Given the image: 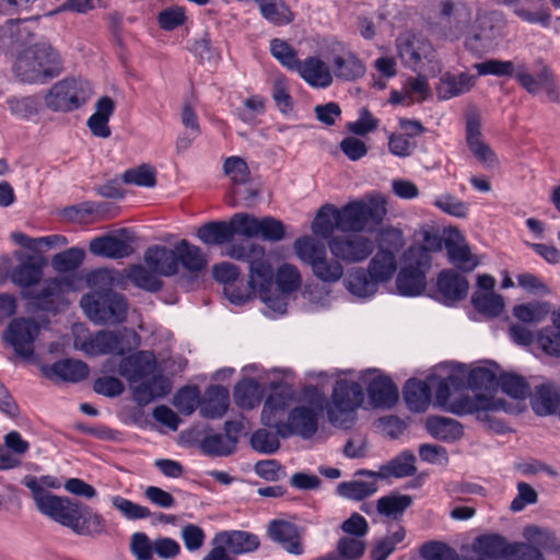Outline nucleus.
<instances>
[{"instance_id":"f257e3e1","label":"nucleus","mask_w":560,"mask_h":560,"mask_svg":"<svg viewBox=\"0 0 560 560\" xmlns=\"http://www.w3.org/2000/svg\"><path fill=\"white\" fill-rule=\"evenodd\" d=\"M23 483L31 490L38 512L51 521L79 536L94 538L106 533L103 515L82 501L51 493L33 476H26Z\"/></svg>"},{"instance_id":"f03ea898","label":"nucleus","mask_w":560,"mask_h":560,"mask_svg":"<svg viewBox=\"0 0 560 560\" xmlns=\"http://www.w3.org/2000/svg\"><path fill=\"white\" fill-rule=\"evenodd\" d=\"M63 70L60 54L46 42L35 43L19 52L13 65L15 77L24 83L46 84Z\"/></svg>"},{"instance_id":"7ed1b4c3","label":"nucleus","mask_w":560,"mask_h":560,"mask_svg":"<svg viewBox=\"0 0 560 560\" xmlns=\"http://www.w3.org/2000/svg\"><path fill=\"white\" fill-rule=\"evenodd\" d=\"M229 254L232 258L250 265L252 280L258 281L260 300L273 312L285 313L288 293L272 291L273 268L266 257L265 248L257 244H236L232 245Z\"/></svg>"},{"instance_id":"20e7f679","label":"nucleus","mask_w":560,"mask_h":560,"mask_svg":"<svg viewBox=\"0 0 560 560\" xmlns=\"http://www.w3.org/2000/svg\"><path fill=\"white\" fill-rule=\"evenodd\" d=\"M387 213L382 196L348 202L336 211V229L341 232H362L368 225H378Z\"/></svg>"},{"instance_id":"39448f33","label":"nucleus","mask_w":560,"mask_h":560,"mask_svg":"<svg viewBox=\"0 0 560 560\" xmlns=\"http://www.w3.org/2000/svg\"><path fill=\"white\" fill-rule=\"evenodd\" d=\"M80 305L95 324L118 325L127 318L128 302L126 298L110 289L95 290L84 294Z\"/></svg>"},{"instance_id":"423d86ee","label":"nucleus","mask_w":560,"mask_h":560,"mask_svg":"<svg viewBox=\"0 0 560 560\" xmlns=\"http://www.w3.org/2000/svg\"><path fill=\"white\" fill-rule=\"evenodd\" d=\"M293 248L301 261L308 265L315 278L326 283H335L343 276V267L339 259L327 257L324 244L311 236L299 237Z\"/></svg>"},{"instance_id":"0eeeda50","label":"nucleus","mask_w":560,"mask_h":560,"mask_svg":"<svg viewBox=\"0 0 560 560\" xmlns=\"http://www.w3.org/2000/svg\"><path fill=\"white\" fill-rule=\"evenodd\" d=\"M361 385L354 381L341 380L334 387L331 401L327 406L328 419L332 425L348 429L355 420V409L363 402Z\"/></svg>"},{"instance_id":"6e6552de","label":"nucleus","mask_w":560,"mask_h":560,"mask_svg":"<svg viewBox=\"0 0 560 560\" xmlns=\"http://www.w3.org/2000/svg\"><path fill=\"white\" fill-rule=\"evenodd\" d=\"M90 82L67 78L56 82L45 96L46 106L54 112H72L82 106L92 95Z\"/></svg>"},{"instance_id":"1a4fd4ad","label":"nucleus","mask_w":560,"mask_h":560,"mask_svg":"<svg viewBox=\"0 0 560 560\" xmlns=\"http://www.w3.org/2000/svg\"><path fill=\"white\" fill-rule=\"evenodd\" d=\"M504 20L498 11H479L465 38L466 48L481 55L502 35Z\"/></svg>"},{"instance_id":"9d476101","label":"nucleus","mask_w":560,"mask_h":560,"mask_svg":"<svg viewBox=\"0 0 560 560\" xmlns=\"http://www.w3.org/2000/svg\"><path fill=\"white\" fill-rule=\"evenodd\" d=\"M139 345L140 336L133 329L101 330L82 343V350L89 355L107 353L122 355Z\"/></svg>"},{"instance_id":"9b49d317","label":"nucleus","mask_w":560,"mask_h":560,"mask_svg":"<svg viewBox=\"0 0 560 560\" xmlns=\"http://www.w3.org/2000/svg\"><path fill=\"white\" fill-rule=\"evenodd\" d=\"M525 545L522 542H508L499 534L479 535L472 541L471 549L478 556L467 560H521L525 552Z\"/></svg>"},{"instance_id":"f8f14e48","label":"nucleus","mask_w":560,"mask_h":560,"mask_svg":"<svg viewBox=\"0 0 560 560\" xmlns=\"http://www.w3.org/2000/svg\"><path fill=\"white\" fill-rule=\"evenodd\" d=\"M40 332L39 325L32 318L12 319L3 331V340L23 360H31L35 353L34 342Z\"/></svg>"},{"instance_id":"ddd939ff","label":"nucleus","mask_w":560,"mask_h":560,"mask_svg":"<svg viewBox=\"0 0 560 560\" xmlns=\"http://www.w3.org/2000/svg\"><path fill=\"white\" fill-rule=\"evenodd\" d=\"M332 256L347 264L366 259L374 249L373 242L361 234L336 235L328 241Z\"/></svg>"},{"instance_id":"4468645a","label":"nucleus","mask_w":560,"mask_h":560,"mask_svg":"<svg viewBox=\"0 0 560 560\" xmlns=\"http://www.w3.org/2000/svg\"><path fill=\"white\" fill-rule=\"evenodd\" d=\"M397 48L404 66L416 72L421 71L425 62L433 61L435 55L432 44L418 35L399 38Z\"/></svg>"},{"instance_id":"2eb2a0df","label":"nucleus","mask_w":560,"mask_h":560,"mask_svg":"<svg viewBox=\"0 0 560 560\" xmlns=\"http://www.w3.org/2000/svg\"><path fill=\"white\" fill-rule=\"evenodd\" d=\"M446 410L457 416L475 413L478 419L487 420L488 411L506 410V407L504 400L500 398L477 394L474 397L462 395L451 400Z\"/></svg>"},{"instance_id":"dca6fc26","label":"nucleus","mask_w":560,"mask_h":560,"mask_svg":"<svg viewBox=\"0 0 560 560\" xmlns=\"http://www.w3.org/2000/svg\"><path fill=\"white\" fill-rule=\"evenodd\" d=\"M66 284L59 278L46 279L40 290L22 291V296L33 301L40 311L57 313L60 305L65 303Z\"/></svg>"},{"instance_id":"f3484780","label":"nucleus","mask_w":560,"mask_h":560,"mask_svg":"<svg viewBox=\"0 0 560 560\" xmlns=\"http://www.w3.org/2000/svg\"><path fill=\"white\" fill-rule=\"evenodd\" d=\"M317 413L312 408L300 406L290 411L288 421H283L277 432L281 438L296 434L303 439H310L317 431Z\"/></svg>"},{"instance_id":"a211bd4d","label":"nucleus","mask_w":560,"mask_h":560,"mask_svg":"<svg viewBox=\"0 0 560 560\" xmlns=\"http://www.w3.org/2000/svg\"><path fill=\"white\" fill-rule=\"evenodd\" d=\"M293 401V390L288 386L273 389L264 402L261 422L276 430L283 422V417Z\"/></svg>"},{"instance_id":"6ab92c4d","label":"nucleus","mask_w":560,"mask_h":560,"mask_svg":"<svg viewBox=\"0 0 560 560\" xmlns=\"http://www.w3.org/2000/svg\"><path fill=\"white\" fill-rule=\"evenodd\" d=\"M155 358L152 352L138 351L121 359L118 373L129 383H137L153 373Z\"/></svg>"},{"instance_id":"aec40b11","label":"nucleus","mask_w":560,"mask_h":560,"mask_svg":"<svg viewBox=\"0 0 560 560\" xmlns=\"http://www.w3.org/2000/svg\"><path fill=\"white\" fill-rule=\"evenodd\" d=\"M45 264L42 256L27 255L13 268L10 279L23 291H31V288L40 281Z\"/></svg>"},{"instance_id":"412c9836","label":"nucleus","mask_w":560,"mask_h":560,"mask_svg":"<svg viewBox=\"0 0 560 560\" xmlns=\"http://www.w3.org/2000/svg\"><path fill=\"white\" fill-rule=\"evenodd\" d=\"M441 19L444 20V25L448 27L450 35L454 37L466 36L471 25V10L463 2L444 1L441 4Z\"/></svg>"},{"instance_id":"4be33fe9","label":"nucleus","mask_w":560,"mask_h":560,"mask_svg":"<svg viewBox=\"0 0 560 560\" xmlns=\"http://www.w3.org/2000/svg\"><path fill=\"white\" fill-rule=\"evenodd\" d=\"M540 92L546 94L547 101L560 104V88L549 68L541 62L530 74L527 73V93Z\"/></svg>"},{"instance_id":"5701e85b","label":"nucleus","mask_w":560,"mask_h":560,"mask_svg":"<svg viewBox=\"0 0 560 560\" xmlns=\"http://www.w3.org/2000/svg\"><path fill=\"white\" fill-rule=\"evenodd\" d=\"M268 536L289 553L302 555L303 545L296 525L282 521L273 520L268 525Z\"/></svg>"},{"instance_id":"b1692460","label":"nucleus","mask_w":560,"mask_h":560,"mask_svg":"<svg viewBox=\"0 0 560 560\" xmlns=\"http://www.w3.org/2000/svg\"><path fill=\"white\" fill-rule=\"evenodd\" d=\"M438 293L445 304H451L466 298L468 281L453 269L442 270L436 279Z\"/></svg>"},{"instance_id":"393cba45","label":"nucleus","mask_w":560,"mask_h":560,"mask_svg":"<svg viewBox=\"0 0 560 560\" xmlns=\"http://www.w3.org/2000/svg\"><path fill=\"white\" fill-rule=\"evenodd\" d=\"M293 71L313 88L326 89L332 83L329 67L318 57L312 56L300 60Z\"/></svg>"},{"instance_id":"a878e982","label":"nucleus","mask_w":560,"mask_h":560,"mask_svg":"<svg viewBox=\"0 0 560 560\" xmlns=\"http://www.w3.org/2000/svg\"><path fill=\"white\" fill-rule=\"evenodd\" d=\"M371 406L374 408L389 409L396 405L399 398L398 388L387 376H376L366 387Z\"/></svg>"},{"instance_id":"bb28decb","label":"nucleus","mask_w":560,"mask_h":560,"mask_svg":"<svg viewBox=\"0 0 560 560\" xmlns=\"http://www.w3.org/2000/svg\"><path fill=\"white\" fill-rule=\"evenodd\" d=\"M47 378H57L65 382L79 383L88 377L89 366L81 360L63 359L51 365L42 368Z\"/></svg>"},{"instance_id":"cd10ccee","label":"nucleus","mask_w":560,"mask_h":560,"mask_svg":"<svg viewBox=\"0 0 560 560\" xmlns=\"http://www.w3.org/2000/svg\"><path fill=\"white\" fill-rule=\"evenodd\" d=\"M175 247L167 248L162 245H153L145 249L143 260L154 273L171 277L177 273Z\"/></svg>"},{"instance_id":"c85d7f7f","label":"nucleus","mask_w":560,"mask_h":560,"mask_svg":"<svg viewBox=\"0 0 560 560\" xmlns=\"http://www.w3.org/2000/svg\"><path fill=\"white\" fill-rule=\"evenodd\" d=\"M476 83V77L467 72L451 73L441 75L436 85L439 100L446 101L469 92Z\"/></svg>"},{"instance_id":"c756f323","label":"nucleus","mask_w":560,"mask_h":560,"mask_svg":"<svg viewBox=\"0 0 560 560\" xmlns=\"http://www.w3.org/2000/svg\"><path fill=\"white\" fill-rule=\"evenodd\" d=\"M89 249L95 256L110 259L128 257L133 250L128 240L109 234L94 237L89 244Z\"/></svg>"},{"instance_id":"7c9ffc66","label":"nucleus","mask_w":560,"mask_h":560,"mask_svg":"<svg viewBox=\"0 0 560 560\" xmlns=\"http://www.w3.org/2000/svg\"><path fill=\"white\" fill-rule=\"evenodd\" d=\"M466 142L475 158L486 167L497 165V156L492 149L481 140L480 122L469 118L466 124Z\"/></svg>"},{"instance_id":"2f4dec72","label":"nucleus","mask_w":560,"mask_h":560,"mask_svg":"<svg viewBox=\"0 0 560 560\" xmlns=\"http://www.w3.org/2000/svg\"><path fill=\"white\" fill-rule=\"evenodd\" d=\"M502 370L494 361H486L483 365L476 366L468 373L467 384L471 389L495 392L499 388Z\"/></svg>"},{"instance_id":"473e14b6","label":"nucleus","mask_w":560,"mask_h":560,"mask_svg":"<svg viewBox=\"0 0 560 560\" xmlns=\"http://www.w3.org/2000/svg\"><path fill=\"white\" fill-rule=\"evenodd\" d=\"M213 542H222L230 553L243 555L258 549V536L244 530L221 532L215 535Z\"/></svg>"},{"instance_id":"72a5a7b5","label":"nucleus","mask_w":560,"mask_h":560,"mask_svg":"<svg viewBox=\"0 0 560 560\" xmlns=\"http://www.w3.org/2000/svg\"><path fill=\"white\" fill-rule=\"evenodd\" d=\"M331 69L335 77L341 81H355L365 73V65L352 51H345L332 58Z\"/></svg>"},{"instance_id":"f704fd0d","label":"nucleus","mask_w":560,"mask_h":560,"mask_svg":"<svg viewBox=\"0 0 560 560\" xmlns=\"http://www.w3.org/2000/svg\"><path fill=\"white\" fill-rule=\"evenodd\" d=\"M355 475H366L372 478L370 481L363 480H351L343 481L337 486V493L346 499L353 501L364 500L377 491V486L375 478L377 477L376 472L371 470H358Z\"/></svg>"},{"instance_id":"c9c22d12","label":"nucleus","mask_w":560,"mask_h":560,"mask_svg":"<svg viewBox=\"0 0 560 560\" xmlns=\"http://www.w3.org/2000/svg\"><path fill=\"white\" fill-rule=\"evenodd\" d=\"M171 392V383L161 373L143 381L133 388V399L144 406L154 399L162 398Z\"/></svg>"},{"instance_id":"e433bc0d","label":"nucleus","mask_w":560,"mask_h":560,"mask_svg":"<svg viewBox=\"0 0 560 560\" xmlns=\"http://www.w3.org/2000/svg\"><path fill=\"white\" fill-rule=\"evenodd\" d=\"M175 252L177 268L182 266L188 272L197 273L207 267V258L202 250L186 240L175 244Z\"/></svg>"},{"instance_id":"4c0bfd02","label":"nucleus","mask_w":560,"mask_h":560,"mask_svg":"<svg viewBox=\"0 0 560 560\" xmlns=\"http://www.w3.org/2000/svg\"><path fill=\"white\" fill-rule=\"evenodd\" d=\"M416 456L411 451H402L386 465L381 466L377 477L386 479L389 477L404 478L413 476L417 472L415 465Z\"/></svg>"},{"instance_id":"58836bf2","label":"nucleus","mask_w":560,"mask_h":560,"mask_svg":"<svg viewBox=\"0 0 560 560\" xmlns=\"http://www.w3.org/2000/svg\"><path fill=\"white\" fill-rule=\"evenodd\" d=\"M213 278L223 284L224 295L231 303H240L244 301L246 293L237 295L235 293V282L238 280L240 269L237 266L224 261L217 264L212 268Z\"/></svg>"},{"instance_id":"ea45409f","label":"nucleus","mask_w":560,"mask_h":560,"mask_svg":"<svg viewBox=\"0 0 560 560\" xmlns=\"http://www.w3.org/2000/svg\"><path fill=\"white\" fill-rule=\"evenodd\" d=\"M428 432L436 440L455 442L463 436L462 424L446 417H429L425 422Z\"/></svg>"},{"instance_id":"a19ab883","label":"nucleus","mask_w":560,"mask_h":560,"mask_svg":"<svg viewBox=\"0 0 560 560\" xmlns=\"http://www.w3.org/2000/svg\"><path fill=\"white\" fill-rule=\"evenodd\" d=\"M346 289L358 298H369L376 293L378 283L363 268H355L348 272L343 280Z\"/></svg>"},{"instance_id":"79ce46f5","label":"nucleus","mask_w":560,"mask_h":560,"mask_svg":"<svg viewBox=\"0 0 560 560\" xmlns=\"http://www.w3.org/2000/svg\"><path fill=\"white\" fill-rule=\"evenodd\" d=\"M402 395L409 410L423 412L430 404L431 390L425 382L409 380L404 386Z\"/></svg>"},{"instance_id":"37998d69","label":"nucleus","mask_w":560,"mask_h":560,"mask_svg":"<svg viewBox=\"0 0 560 560\" xmlns=\"http://www.w3.org/2000/svg\"><path fill=\"white\" fill-rule=\"evenodd\" d=\"M229 404V390L222 385H212L206 390L201 411L207 418H221L226 412Z\"/></svg>"},{"instance_id":"c03bdc74","label":"nucleus","mask_w":560,"mask_h":560,"mask_svg":"<svg viewBox=\"0 0 560 560\" xmlns=\"http://www.w3.org/2000/svg\"><path fill=\"white\" fill-rule=\"evenodd\" d=\"M533 410L538 416L555 413L560 407V393L552 385H541L536 388L530 400Z\"/></svg>"},{"instance_id":"a18cd8bd","label":"nucleus","mask_w":560,"mask_h":560,"mask_svg":"<svg viewBox=\"0 0 560 560\" xmlns=\"http://www.w3.org/2000/svg\"><path fill=\"white\" fill-rule=\"evenodd\" d=\"M411 504V495L390 493L388 495L381 497L376 501V511L382 516L398 521Z\"/></svg>"},{"instance_id":"49530a36","label":"nucleus","mask_w":560,"mask_h":560,"mask_svg":"<svg viewBox=\"0 0 560 560\" xmlns=\"http://www.w3.org/2000/svg\"><path fill=\"white\" fill-rule=\"evenodd\" d=\"M397 269V260L389 252L377 250L369 262L368 271L378 283L388 282Z\"/></svg>"},{"instance_id":"de8ad7c7","label":"nucleus","mask_w":560,"mask_h":560,"mask_svg":"<svg viewBox=\"0 0 560 560\" xmlns=\"http://www.w3.org/2000/svg\"><path fill=\"white\" fill-rule=\"evenodd\" d=\"M235 235L232 224L224 221H212L203 224L197 232L198 238L205 244L222 245Z\"/></svg>"},{"instance_id":"09e8293b","label":"nucleus","mask_w":560,"mask_h":560,"mask_svg":"<svg viewBox=\"0 0 560 560\" xmlns=\"http://www.w3.org/2000/svg\"><path fill=\"white\" fill-rule=\"evenodd\" d=\"M396 287L401 295L416 296L424 292L427 279L421 271L401 268L396 278Z\"/></svg>"},{"instance_id":"8fccbe9b","label":"nucleus","mask_w":560,"mask_h":560,"mask_svg":"<svg viewBox=\"0 0 560 560\" xmlns=\"http://www.w3.org/2000/svg\"><path fill=\"white\" fill-rule=\"evenodd\" d=\"M445 249L450 262L462 271L469 272L478 266V260L471 255L467 244H458L452 240H446Z\"/></svg>"},{"instance_id":"3c124183","label":"nucleus","mask_w":560,"mask_h":560,"mask_svg":"<svg viewBox=\"0 0 560 560\" xmlns=\"http://www.w3.org/2000/svg\"><path fill=\"white\" fill-rule=\"evenodd\" d=\"M237 439L224 433L207 435L201 442L202 451L212 456H226L233 453Z\"/></svg>"},{"instance_id":"603ef678","label":"nucleus","mask_w":560,"mask_h":560,"mask_svg":"<svg viewBox=\"0 0 560 560\" xmlns=\"http://www.w3.org/2000/svg\"><path fill=\"white\" fill-rule=\"evenodd\" d=\"M127 278L138 288L149 292H158L162 288V281L152 269L142 265H132L127 271Z\"/></svg>"},{"instance_id":"864d4df0","label":"nucleus","mask_w":560,"mask_h":560,"mask_svg":"<svg viewBox=\"0 0 560 560\" xmlns=\"http://www.w3.org/2000/svg\"><path fill=\"white\" fill-rule=\"evenodd\" d=\"M261 15L269 22L282 25L293 20V15L289 8L281 0H255Z\"/></svg>"},{"instance_id":"5fc2aeb1","label":"nucleus","mask_w":560,"mask_h":560,"mask_svg":"<svg viewBox=\"0 0 560 560\" xmlns=\"http://www.w3.org/2000/svg\"><path fill=\"white\" fill-rule=\"evenodd\" d=\"M336 211L338 209L330 203L324 205L317 212L312 223V231L323 238H331L336 229Z\"/></svg>"},{"instance_id":"6e6d98bb","label":"nucleus","mask_w":560,"mask_h":560,"mask_svg":"<svg viewBox=\"0 0 560 560\" xmlns=\"http://www.w3.org/2000/svg\"><path fill=\"white\" fill-rule=\"evenodd\" d=\"M474 307L488 317L499 316L504 307L503 298L494 292H476L471 296Z\"/></svg>"},{"instance_id":"4d7b16f0","label":"nucleus","mask_w":560,"mask_h":560,"mask_svg":"<svg viewBox=\"0 0 560 560\" xmlns=\"http://www.w3.org/2000/svg\"><path fill=\"white\" fill-rule=\"evenodd\" d=\"M233 395L235 404L241 408L252 409L260 401L259 385L252 378L238 382Z\"/></svg>"},{"instance_id":"13d9d810","label":"nucleus","mask_w":560,"mask_h":560,"mask_svg":"<svg viewBox=\"0 0 560 560\" xmlns=\"http://www.w3.org/2000/svg\"><path fill=\"white\" fill-rule=\"evenodd\" d=\"M405 267L410 268L411 271H421L423 276L427 275L431 268L432 257L429 249L421 245H411L404 255Z\"/></svg>"},{"instance_id":"bf43d9fd","label":"nucleus","mask_w":560,"mask_h":560,"mask_svg":"<svg viewBox=\"0 0 560 560\" xmlns=\"http://www.w3.org/2000/svg\"><path fill=\"white\" fill-rule=\"evenodd\" d=\"M406 537L405 527L398 525L397 529L388 536L377 540L373 546L370 556L372 560H386L394 552L396 545L401 542Z\"/></svg>"},{"instance_id":"052dcab7","label":"nucleus","mask_w":560,"mask_h":560,"mask_svg":"<svg viewBox=\"0 0 560 560\" xmlns=\"http://www.w3.org/2000/svg\"><path fill=\"white\" fill-rule=\"evenodd\" d=\"M273 278L278 290L282 293H292L301 285V275L298 268L290 264L281 265L276 275L273 273Z\"/></svg>"},{"instance_id":"680f3d73","label":"nucleus","mask_w":560,"mask_h":560,"mask_svg":"<svg viewBox=\"0 0 560 560\" xmlns=\"http://www.w3.org/2000/svg\"><path fill=\"white\" fill-rule=\"evenodd\" d=\"M84 255L83 249L71 247L54 255L51 266L58 272L73 271L82 264Z\"/></svg>"},{"instance_id":"e2e57ef3","label":"nucleus","mask_w":560,"mask_h":560,"mask_svg":"<svg viewBox=\"0 0 560 560\" xmlns=\"http://www.w3.org/2000/svg\"><path fill=\"white\" fill-rule=\"evenodd\" d=\"M223 171L233 183V187H240L248 183L250 172L247 163L240 156H230L223 163Z\"/></svg>"},{"instance_id":"0e129e2a","label":"nucleus","mask_w":560,"mask_h":560,"mask_svg":"<svg viewBox=\"0 0 560 560\" xmlns=\"http://www.w3.org/2000/svg\"><path fill=\"white\" fill-rule=\"evenodd\" d=\"M278 432L272 433L266 429L256 430L250 436L252 447L261 454H273L280 447Z\"/></svg>"},{"instance_id":"69168bd1","label":"nucleus","mask_w":560,"mask_h":560,"mask_svg":"<svg viewBox=\"0 0 560 560\" xmlns=\"http://www.w3.org/2000/svg\"><path fill=\"white\" fill-rule=\"evenodd\" d=\"M113 506L128 520H142L152 515L147 506L137 504L124 497L114 495L110 499Z\"/></svg>"},{"instance_id":"338daca9","label":"nucleus","mask_w":560,"mask_h":560,"mask_svg":"<svg viewBox=\"0 0 560 560\" xmlns=\"http://www.w3.org/2000/svg\"><path fill=\"white\" fill-rule=\"evenodd\" d=\"M536 342L546 354L560 358V330L547 326L536 335Z\"/></svg>"},{"instance_id":"774afa93","label":"nucleus","mask_w":560,"mask_h":560,"mask_svg":"<svg viewBox=\"0 0 560 560\" xmlns=\"http://www.w3.org/2000/svg\"><path fill=\"white\" fill-rule=\"evenodd\" d=\"M365 542L355 537H341L337 542V557L339 560H359L365 551Z\"/></svg>"}]
</instances>
